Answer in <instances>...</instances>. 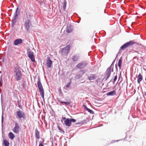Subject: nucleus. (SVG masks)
Wrapping results in <instances>:
<instances>
[{
	"label": "nucleus",
	"mask_w": 146,
	"mask_h": 146,
	"mask_svg": "<svg viewBox=\"0 0 146 146\" xmlns=\"http://www.w3.org/2000/svg\"><path fill=\"white\" fill-rule=\"evenodd\" d=\"M88 64L87 62L82 61L77 64L76 67L80 69H82L84 68Z\"/></svg>",
	"instance_id": "nucleus-11"
},
{
	"label": "nucleus",
	"mask_w": 146,
	"mask_h": 146,
	"mask_svg": "<svg viewBox=\"0 0 146 146\" xmlns=\"http://www.w3.org/2000/svg\"><path fill=\"white\" fill-rule=\"evenodd\" d=\"M117 75H116L115 76L113 80H114V81H116V80L117 79Z\"/></svg>",
	"instance_id": "nucleus-35"
},
{
	"label": "nucleus",
	"mask_w": 146,
	"mask_h": 146,
	"mask_svg": "<svg viewBox=\"0 0 146 146\" xmlns=\"http://www.w3.org/2000/svg\"><path fill=\"white\" fill-rule=\"evenodd\" d=\"M19 129L20 126L19 124L16 122L15 124V126L13 129V132L17 134L19 132Z\"/></svg>",
	"instance_id": "nucleus-12"
},
{
	"label": "nucleus",
	"mask_w": 146,
	"mask_h": 146,
	"mask_svg": "<svg viewBox=\"0 0 146 146\" xmlns=\"http://www.w3.org/2000/svg\"><path fill=\"white\" fill-rule=\"evenodd\" d=\"M70 46L69 45H67L62 50L61 52L62 54L65 55L67 54L70 51Z\"/></svg>",
	"instance_id": "nucleus-10"
},
{
	"label": "nucleus",
	"mask_w": 146,
	"mask_h": 146,
	"mask_svg": "<svg viewBox=\"0 0 146 146\" xmlns=\"http://www.w3.org/2000/svg\"><path fill=\"white\" fill-rule=\"evenodd\" d=\"M122 60L121 58H120L118 60V62L117 63V65L119 66L120 69H121V67Z\"/></svg>",
	"instance_id": "nucleus-27"
},
{
	"label": "nucleus",
	"mask_w": 146,
	"mask_h": 146,
	"mask_svg": "<svg viewBox=\"0 0 146 146\" xmlns=\"http://www.w3.org/2000/svg\"><path fill=\"white\" fill-rule=\"evenodd\" d=\"M83 106L84 107V110L87 111L90 113L92 114L94 113V112L92 110L88 108L85 105H83Z\"/></svg>",
	"instance_id": "nucleus-18"
},
{
	"label": "nucleus",
	"mask_w": 146,
	"mask_h": 146,
	"mask_svg": "<svg viewBox=\"0 0 146 146\" xmlns=\"http://www.w3.org/2000/svg\"><path fill=\"white\" fill-rule=\"evenodd\" d=\"M58 129L59 130L61 129V128L58 125Z\"/></svg>",
	"instance_id": "nucleus-37"
},
{
	"label": "nucleus",
	"mask_w": 146,
	"mask_h": 146,
	"mask_svg": "<svg viewBox=\"0 0 146 146\" xmlns=\"http://www.w3.org/2000/svg\"><path fill=\"white\" fill-rule=\"evenodd\" d=\"M72 16H73V15L72 16L71 18H72Z\"/></svg>",
	"instance_id": "nucleus-47"
},
{
	"label": "nucleus",
	"mask_w": 146,
	"mask_h": 146,
	"mask_svg": "<svg viewBox=\"0 0 146 146\" xmlns=\"http://www.w3.org/2000/svg\"><path fill=\"white\" fill-rule=\"evenodd\" d=\"M115 82V81H114V80H113V84H114Z\"/></svg>",
	"instance_id": "nucleus-40"
},
{
	"label": "nucleus",
	"mask_w": 146,
	"mask_h": 146,
	"mask_svg": "<svg viewBox=\"0 0 146 146\" xmlns=\"http://www.w3.org/2000/svg\"><path fill=\"white\" fill-rule=\"evenodd\" d=\"M3 143L5 146H9V141L6 139L4 140Z\"/></svg>",
	"instance_id": "nucleus-25"
},
{
	"label": "nucleus",
	"mask_w": 146,
	"mask_h": 146,
	"mask_svg": "<svg viewBox=\"0 0 146 146\" xmlns=\"http://www.w3.org/2000/svg\"><path fill=\"white\" fill-rule=\"evenodd\" d=\"M114 61H113L110 66L107 69L105 73V76L104 78L106 80L108 79L110 77L111 72H113V68L114 63Z\"/></svg>",
	"instance_id": "nucleus-4"
},
{
	"label": "nucleus",
	"mask_w": 146,
	"mask_h": 146,
	"mask_svg": "<svg viewBox=\"0 0 146 146\" xmlns=\"http://www.w3.org/2000/svg\"><path fill=\"white\" fill-rule=\"evenodd\" d=\"M135 43V42H133L132 40L127 42L121 46L120 47V50H123L125 48L128 47L129 46L133 45Z\"/></svg>",
	"instance_id": "nucleus-9"
},
{
	"label": "nucleus",
	"mask_w": 146,
	"mask_h": 146,
	"mask_svg": "<svg viewBox=\"0 0 146 146\" xmlns=\"http://www.w3.org/2000/svg\"><path fill=\"white\" fill-rule=\"evenodd\" d=\"M1 93V92H0V94Z\"/></svg>",
	"instance_id": "nucleus-48"
},
{
	"label": "nucleus",
	"mask_w": 146,
	"mask_h": 146,
	"mask_svg": "<svg viewBox=\"0 0 146 146\" xmlns=\"http://www.w3.org/2000/svg\"><path fill=\"white\" fill-rule=\"evenodd\" d=\"M62 120H64L65 125L66 126H70L72 124V122H73V118L69 119L66 118L65 117H62Z\"/></svg>",
	"instance_id": "nucleus-8"
},
{
	"label": "nucleus",
	"mask_w": 146,
	"mask_h": 146,
	"mask_svg": "<svg viewBox=\"0 0 146 146\" xmlns=\"http://www.w3.org/2000/svg\"><path fill=\"white\" fill-rule=\"evenodd\" d=\"M27 85V83L25 80H23L22 83L21 84V86L23 87V89L25 91L26 90V86Z\"/></svg>",
	"instance_id": "nucleus-21"
},
{
	"label": "nucleus",
	"mask_w": 146,
	"mask_h": 146,
	"mask_svg": "<svg viewBox=\"0 0 146 146\" xmlns=\"http://www.w3.org/2000/svg\"><path fill=\"white\" fill-rule=\"evenodd\" d=\"M115 68H116V69H117V67L116 65V66H115Z\"/></svg>",
	"instance_id": "nucleus-42"
},
{
	"label": "nucleus",
	"mask_w": 146,
	"mask_h": 146,
	"mask_svg": "<svg viewBox=\"0 0 146 146\" xmlns=\"http://www.w3.org/2000/svg\"><path fill=\"white\" fill-rule=\"evenodd\" d=\"M87 120V119H85L83 121H81L80 122H78V123H76V124H80V123H81L82 124H85L86 123Z\"/></svg>",
	"instance_id": "nucleus-28"
},
{
	"label": "nucleus",
	"mask_w": 146,
	"mask_h": 146,
	"mask_svg": "<svg viewBox=\"0 0 146 146\" xmlns=\"http://www.w3.org/2000/svg\"><path fill=\"white\" fill-rule=\"evenodd\" d=\"M79 22H80V21H78V22H77V23H79Z\"/></svg>",
	"instance_id": "nucleus-46"
},
{
	"label": "nucleus",
	"mask_w": 146,
	"mask_h": 146,
	"mask_svg": "<svg viewBox=\"0 0 146 146\" xmlns=\"http://www.w3.org/2000/svg\"><path fill=\"white\" fill-rule=\"evenodd\" d=\"M85 72H86L84 70H80L79 72L80 73L75 76V78L77 79H80Z\"/></svg>",
	"instance_id": "nucleus-13"
},
{
	"label": "nucleus",
	"mask_w": 146,
	"mask_h": 146,
	"mask_svg": "<svg viewBox=\"0 0 146 146\" xmlns=\"http://www.w3.org/2000/svg\"><path fill=\"white\" fill-rule=\"evenodd\" d=\"M2 61H3V62L4 61V58H3L2 60Z\"/></svg>",
	"instance_id": "nucleus-41"
},
{
	"label": "nucleus",
	"mask_w": 146,
	"mask_h": 146,
	"mask_svg": "<svg viewBox=\"0 0 146 146\" xmlns=\"http://www.w3.org/2000/svg\"><path fill=\"white\" fill-rule=\"evenodd\" d=\"M144 95L145 96H146V92H144Z\"/></svg>",
	"instance_id": "nucleus-39"
},
{
	"label": "nucleus",
	"mask_w": 146,
	"mask_h": 146,
	"mask_svg": "<svg viewBox=\"0 0 146 146\" xmlns=\"http://www.w3.org/2000/svg\"><path fill=\"white\" fill-rule=\"evenodd\" d=\"M37 83L40 94L41 97H42L43 101L44 102V91L42 85V84L41 82L40 78L39 77H38V81L37 82Z\"/></svg>",
	"instance_id": "nucleus-3"
},
{
	"label": "nucleus",
	"mask_w": 146,
	"mask_h": 146,
	"mask_svg": "<svg viewBox=\"0 0 146 146\" xmlns=\"http://www.w3.org/2000/svg\"><path fill=\"white\" fill-rule=\"evenodd\" d=\"M70 81V82H69L67 84H66V87L67 88H69L70 86V84H71V81L70 80V79H69Z\"/></svg>",
	"instance_id": "nucleus-30"
},
{
	"label": "nucleus",
	"mask_w": 146,
	"mask_h": 146,
	"mask_svg": "<svg viewBox=\"0 0 146 146\" xmlns=\"http://www.w3.org/2000/svg\"><path fill=\"white\" fill-rule=\"evenodd\" d=\"M95 75L92 74L90 75V76H88V80H94L95 79Z\"/></svg>",
	"instance_id": "nucleus-24"
},
{
	"label": "nucleus",
	"mask_w": 146,
	"mask_h": 146,
	"mask_svg": "<svg viewBox=\"0 0 146 146\" xmlns=\"http://www.w3.org/2000/svg\"><path fill=\"white\" fill-rule=\"evenodd\" d=\"M27 54L28 56L33 62H35V56L34 52L31 51V49L28 48L27 50Z\"/></svg>",
	"instance_id": "nucleus-7"
},
{
	"label": "nucleus",
	"mask_w": 146,
	"mask_h": 146,
	"mask_svg": "<svg viewBox=\"0 0 146 146\" xmlns=\"http://www.w3.org/2000/svg\"><path fill=\"white\" fill-rule=\"evenodd\" d=\"M9 11H12V9H10V10H9Z\"/></svg>",
	"instance_id": "nucleus-44"
},
{
	"label": "nucleus",
	"mask_w": 146,
	"mask_h": 146,
	"mask_svg": "<svg viewBox=\"0 0 146 146\" xmlns=\"http://www.w3.org/2000/svg\"><path fill=\"white\" fill-rule=\"evenodd\" d=\"M18 106L19 108H20L21 109H22L23 107L20 104H19V105H18Z\"/></svg>",
	"instance_id": "nucleus-34"
},
{
	"label": "nucleus",
	"mask_w": 146,
	"mask_h": 146,
	"mask_svg": "<svg viewBox=\"0 0 146 146\" xmlns=\"http://www.w3.org/2000/svg\"><path fill=\"white\" fill-rule=\"evenodd\" d=\"M16 118L18 119L22 118L24 120L26 119V115L25 112L20 110L19 109L16 112Z\"/></svg>",
	"instance_id": "nucleus-6"
},
{
	"label": "nucleus",
	"mask_w": 146,
	"mask_h": 146,
	"mask_svg": "<svg viewBox=\"0 0 146 146\" xmlns=\"http://www.w3.org/2000/svg\"><path fill=\"white\" fill-rule=\"evenodd\" d=\"M119 141V140H116V141Z\"/></svg>",
	"instance_id": "nucleus-45"
},
{
	"label": "nucleus",
	"mask_w": 146,
	"mask_h": 146,
	"mask_svg": "<svg viewBox=\"0 0 146 146\" xmlns=\"http://www.w3.org/2000/svg\"><path fill=\"white\" fill-rule=\"evenodd\" d=\"M23 42V40L21 38H18L15 39L13 42L14 44L15 45H17L21 44Z\"/></svg>",
	"instance_id": "nucleus-15"
},
{
	"label": "nucleus",
	"mask_w": 146,
	"mask_h": 146,
	"mask_svg": "<svg viewBox=\"0 0 146 146\" xmlns=\"http://www.w3.org/2000/svg\"><path fill=\"white\" fill-rule=\"evenodd\" d=\"M46 64L47 66L50 68L51 67L52 64L53 62L52 60L50 59L49 57H48L46 59Z\"/></svg>",
	"instance_id": "nucleus-14"
},
{
	"label": "nucleus",
	"mask_w": 146,
	"mask_h": 146,
	"mask_svg": "<svg viewBox=\"0 0 146 146\" xmlns=\"http://www.w3.org/2000/svg\"><path fill=\"white\" fill-rule=\"evenodd\" d=\"M67 2L66 0H64L63 3V9L64 11H65L66 9V6Z\"/></svg>",
	"instance_id": "nucleus-26"
},
{
	"label": "nucleus",
	"mask_w": 146,
	"mask_h": 146,
	"mask_svg": "<svg viewBox=\"0 0 146 146\" xmlns=\"http://www.w3.org/2000/svg\"><path fill=\"white\" fill-rule=\"evenodd\" d=\"M8 136L9 138L11 140L13 139L15 137L14 135L12 132H10L9 133Z\"/></svg>",
	"instance_id": "nucleus-23"
},
{
	"label": "nucleus",
	"mask_w": 146,
	"mask_h": 146,
	"mask_svg": "<svg viewBox=\"0 0 146 146\" xmlns=\"http://www.w3.org/2000/svg\"><path fill=\"white\" fill-rule=\"evenodd\" d=\"M3 111L2 113V115L1 116V123H2V129H3V123L4 121V117H3Z\"/></svg>",
	"instance_id": "nucleus-29"
},
{
	"label": "nucleus",
	"mask_w": 146,
	"mask_h": 146,
	"mask_svg": "<svg viewBox=\"0 0 146 146\" xmlns=\"http://www.w3.org/2000/svg\"><path fill=\"white\" fill-rule=\"evenodd\" d=\"M80 55L78 54H76L74 56V61H76L79 60Z\"/></svg>",
	"instance_id": "nucleus-22"
},
{
	"label": "nucleus",
	"mask_w": 146,
	"mask_h": 146,
	"mask_svg": "<svg viewBox=\"0 0 146 146\" xmlns=\"http://www.w3.org/2000/svg\"><path fill=\"white\" fill-rule=\"evenodd\" d=\"M72 59L73 60V56H72Z\"/></svg>",
	"instance_id": "nucleus-43"
},
{
	"label": "nucleus",
	"mask_w": 146,
	"mask_h": 146,
	"mask_svg": "<svg viewBox=\"0 0 146 146\" xmlns=\"http://www.w3.org/2000/svg\"><path fill=\"white\" fill-rule=\"evenodd\" d=\"M21 69L20 67L18 66L17 64H16L14 66V72L15 73L14 76L17 81L20 80L22 78V74L21 70Z\"/></svg>",
	"instance_id": "nucleus-1"
},
{
	"label": "nucleus",
	"mask_w": 146,
	"mask_h": 146,
	"mask_svg": "<svg viewBox=\"0 0 146 146\" xmlns=\"http://www.w3.org/2000/svg\"><path fill=\"white\" fill-rule=\"evenodd\" d=\"M31 23V21L30 19H27L25 21L24 26L27 32H29L30 29L32 28V25Z\"/></svg>",
	"instance_id": "nucleus-5"
},
{
	"label": "nucleus",
	"mask_w": 146,
	"mask_h": 146,
	"mask_svg": "<svg viewBox=\"0 0 146 146\" xmlns=\"http://www.w3.org/2000/svg\"><path fill=\"white\" fill-rule=\"evenodd\" d=\"M44 139H43V141H42V143L41 142H40L39 143V146H44V145L42 143H44Z\"/></svg>",
	"instance_id": "nucleus-31"
},
{
	"label": "nucleus",
	"mask_w": 146,
	"mask_h": 146,
	"mask_svg": "<svg viewBox=\"0 0 146 146\" xmlns=\"http://www.w3.org/2000/svg\"><path fill=\"white\" fill-rule=\"evenodd\" d=\"M76 121V120L74 119V123Z\"/></svg>",
	"instance_id": "nucleus-38"
},
{
	"label": "nucleus",
	"mask_w": 146,
	"mask_h": 146,
	"mask_svg": "<svg viewBox=\"0 0 146 146\" xmlns=\"http://www.w3.org/2000/svg\"><path fill=\"white\" fill-rule=\"evenodd\" d=\"M116 93L115 90H113L112 91L109 92L107 93V95L109 96H113L116 94Z\"/></svg>",
	"instance_id": "nucleus-19"
},
{
	"label": "nucleus",
	"mask_w": 146,
	"mask_h": 146,
	"mask_svg": "<svg viewBox=\"0 0 146 146\" xmlns=\"http://www.w3.org/2000/svg\"><path fill=\"white\" fill-rule=\"evenodd\" d=\"M35 137L36 139H37L40 138V132L36 128L35 129Z\"/></svg>",
	"instance_id": "nucleus-17"
},
{
	"label": "nucleus",
	"mask_w": 146,
	"mask_h": 146,
	"mask_svg": "<svg viewBox=\"0 0 146 146\" xmlns=\"http://www.w3.org/2000/svg\"><path fill=\"white\" fill-rule=\"evenodd\" d=\"M61 102L62 104L64 103L68 105H69L70 104V103L68 102Z\"/></svg>",
	"instance_id": "nucleus-33"
},
{
	"label": "nucleus",
	"mask_w": 146,
	"mask_h": 146,
	"mask_svg": "<svg viewBox=\"0 0 146 146\" xmlns=\"http://www.w3.org/2000/svg\"><path fill=\"white\" fill-rule=\"evenodd\" d=\"M143 79V77L142 76L140 73L137 76V82L139 83L140 82L142 81Z\"/></svg>",
	"instance_id": "nucleus-20"
},
{
	"label": "nucleus",
	"mask_w": 146,
	"mask_h": 146,
	"mask_svg": "<svg viewBox=\"0 0 146 146\" xmlns=\"http://www.w3.org/2000/svg\"><path fill=\"white\" fill-rule=\"evenodd\" d=\"M73 31L72 29L70 24L68 25L66 29V32L68 33H71Z\"/></svg>",
	"instance_id": "nucleus-16"
},
{
	"label": "nucleus",
	"mask_w": 146,
	"mask_h": 146,
	"mask_svg": "<svg viewBox=\"0 0 146 146\" xmlns=\"http://www.w3.org/2000/svg\"><path fill=\"white\" fill-rule=\"evenodd\" d=\"M20 14V10H19V7H18L15 12L14 15L13 17L11 24V27H13L17 21L19 19L18 16Z\"/></svg>",
	"instance_id": "nucleus-2"
},
{
	"label": "nucleus",
	"mask_w": 146,
	"mask_h": 146,
	"mask_svg": "<svg viewBox=\"0 0 146 146\" xmlns=\"http://www.w3.org/2000/svg\"><path fill=\"white\" fill-rule=\"evenodd\" d=\"M20 101L18 100V99H17V104H18L19 105V104H20Z\"/></svg>",
	"instance_id": "nucleus-36"
},
{
	"label": "nucleus",
	"mask_w": 146,
	"mask_h": 146,
	"mask_svg": "<svg viewBox=\"0 0 146 146\" xmlns=\"http://www.w3.org/2000/svg\"><path fill=\"white\" fill-rule=\"evenodd\" d=\"M59 130V131L61 133L64 134L65 133L64 131L61 128Z\"/></svg>",
	"instance_id": "nucleus-32"
}]
</instances>
